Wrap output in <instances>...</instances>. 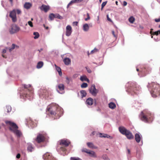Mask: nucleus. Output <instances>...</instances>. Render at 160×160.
I'll list each match as a JSON object with an SVG mask.
<instances>
[{"mask_svg": "<svg viewBox=\"0 0 160 160\" xmlns=\"http://www.w3.org/2000/svg\"><path fill=\"white\" fill-rule=\"evenodd\" d=\"M119 131L122 134L125 135L128 139H132L134 138V136L132 132L123 127L119 128Z\"/></svg>", "mask_w": 160, "mask_h": 160, "instance_id": "20e7f679", "label": "nucleus"}, {"mask_svg": "<svg viewBox=\"0 0 160 160\" xmlns=\"http://www.w3.org/2000/svg\"><path fill=\"white\" fill-rule=\"evenodd\" d=\"M70 160H82L81 159L79 158L76 157H71Z\"/></svg>", "mask_w": 160, "mask_h": 160, "instance_id": "ea45409f", "label": "nucleus"}, {"mask_svg": "<svg viewBox=\"0 0 160 160\" xmlns=\"http://www.w3.org/2000/svg\"><path fill=\"white\" fill-rule=\"evenodd\" d=\"M63 62L66 65H69L71 63V61L70 58H65L63 60Z\"/></svg>", "mask_w": 160, "mask_h": 160, "instance_id": "5701e85b", "label": "nucleus"}, {"mask_svg": "<svg viewBox=\"0 0 160 160\" xmlns=\"http://www.w3.org/2000/svg\"><path fill=\"white\" fill-rule=\"evenodd\" d=\"M40 94L42 95L47 96L48 93V91L46 89H41L40 90Z\"/></svg>", "mask_w": 160, "mask_h": 160, "instance_id": "412c9836", "label": "nucleus"}, {"mask_svg": "<svg viewBox=\"0 0 160 160\" xmlns=\"http://www.w3.org/2000/svg\"><path fill=\"white\" fill-rule=\"evenodd\" d=\"M42 48H41L39 50H38V51L39 52H40L41 51H42Z\"/></svg>", "mask_w": 160, "mask_h": 160, "instance_id": "774afa93", "label": "nucleus"}, {"mask_svg": "<svg viewBox=\"0 0 160 160\" xmlns=\"http://www.w3.org/2000/svg\"><path fill=\"white\" fill-rule=\"evenodd\" d=\"M128 87H129L128 89L127 90L128 92H130L131 91L136 93V91L139 88L137 87V85L135 82L128 83Z\"/></svg>", "mask_w": 160, "mask_h": 160, "instance_id": "0eeeda50", "label": "nucleus"}, {"mask_svg": "<svg viewBox=\"0 0 160 160\" xmlns=\"http://www.w3.org/2000/svg\"><path fill=\"white\" fill-rule=\"evenodd\" d=\"M147 87L153 97L156 98L160 95V85L159 84L152 82L148 83Z\"/></svg>", "mask_w": 160, "mask_h": 160, "instance_id": "f257e3e1", "label": "nucleus"}, {"mask_svg": "<svg viewBox=\"0 0 160 160\" xmlns=\"http://www.w3.org/2000/svg\"><path fill=\"white\" fill-rule=\"evenodd\" d=\"M108 105L109 108L112 109H114L116 107V104L112 102L110 103Z\"/></svg>", "mask_w": 160, "mask_h": 160, "instance_id": "c85d7f7f", "label": "nucleus"}, {"mask_svg": "<svg viewBox=\"0 0 160 160\" xmlns=\"http://www.w3.org/2000/svg\"><path fill=\"white\" fill-rule=\"evenodd\" d=\"M78 22H73V25H75L76 26H77L78 25Z\"/></svg>", "mask_w": 160, "mask_h": 160, "instance_id": "bf43d9fd", "label": "nucleus"}, {"mask_svg": "<svg viewBox=\"0 0 160 160\" xmlns=\"http://www.w3.org/2000/svg\"><path fill=\"white\" fill-rule=\"evenodd\" d=\"M87 153L88 154L89 156L93 158L97 157V155L93 151L89 150Z\"/></svg>", "mask_w": 160, "mask_h": 160, "instance_id": "b1692460", "label": "nucleus"}, {"mask_svg": "<svg viewBox=\"0 0 160 160\" xmlns=\"http://www.w3.org/2000/svg\"><path fill=\"white\" fill-rule=\"evenodd\" d=\"M89 28L88 25V24H85L83 26V29L85 31H88Z\"/></svg>", "mask_w": 160, "mask_h": 160, "instance_id": "7c9ffc66", "label": "nucleus"}, {"mask_svg": "<svg viewBox=\"0 0 160 160\" xmlns=\"http://www.w3.org/2000/svg\"><path fill=\"white\" fill-rule=\"evenodd\" d=\"M155 21L156 22H160V17L158 18V19H157V18H156L155 19Z\"/></svg>", "mask_w": 160, "mask_h": 160, "instance_id": "864d4df0", "label": "nucleus"}, {"mask_svg": "<svg viewBox=\"0 0 160 160\" xmlns=\"http://www.w3.org/2000/svg\"><path fill=\"white\" fill-rule=\"evenodd\" d=\"M17 136L20 137L22 135L21 132L18 130V129H16L13 132Z\"/></svg>", "mask_w": 160, "mask_h": 160, "instance_id": "bb28decb", "label": "nucleus"}, {"mask_svg": "<svg viewBox=\"0 0 160 160\" xmlns=\"http://www.w3.org/2000/svg\"><path fill=\"white\" fill-rule=\"evenodd\" d=\"M33 35L35 36L34 37V38L35 39L38 38L39 36V34L38 32H34Z\"/></svg>", "mask_w": 160, "mask_h": 160, "instance_id": "e433bc0d", "label": "nucleus"}, {"mask_svg": "<svg viewBox=\"0 0 160 160\" xmlns=\"http://www.w3.org/2000/svg\"><path fill=\"white\" fill-rule=\"evenodd\" d=\"M153 30V29H151V31H150V33L152 34H152L153 33V32H152V31Z\"/></svg>", "mask_w": 160, "mask_h": 160, "instance_id": "e2e57ef3", "label": "nucleus"}, {"mask_svg": "<svg viewBox=\"0 0 160 160\" xmlns=\"http://www.w3.org/2000/svg\"><path fill=\"white\" fill-rule=\"evenodd\" d=\"M89 92L92 95L96 96L98 93V91L96 89L95 85H92L89 89Z\"/></svg>", "mask_w": 160, "mask_h": 160, "instance_id": "f8f14e48", "label": "nucleus"}, {"mask_svg": "<svg viewBox=\"0 0 160 160\" xmlns=\"http://www.w3.org/2000/svg\"><path fill=\"white\" fill-rule=\"evenodd\" d=\"M20 156H21V155H20V154L18 153L17 154V155L16 156V158H17L19 159L20 158Z\"/></svg>", "mask_w": 160, "mask_h": 160, "instance_id": "4d7b16f0", "label": "nucleus"}, {"mask_svg": "<svg viewBox=\"0 0 160 160\" xmlns=\"http://www.w3.org/2000/svg\"><path fill=\"white\" fill-rule=\"evenodd\" d=\"M88 84L86 83H83L81 85V87L82 88H86L88 86Z\"/></svg>", "mask_w": 160, "mask_h": 160, "instance_id": "a19ab883", "label": "nucleus"}, {"mask_svg": "<svg viewBox=\"0 0 160 160\" xmlns=\"http://www.w3.org/2000/svg\"><path fill=\"white\" fill-rule=\"evenodd\" d=\"M32 6V4L29 2H26L24 5V7L27 9L30 8Z\"/></svg>", "mask_w": 160, "mask_h": 160, "instance_id": "cd10ccee", "label": "nucleus"}, {"mask_svg": "<svg viewBox=\"0 0 160 160\" xmlns=\"http://www.w3.org/2000/svg\"><path fill=\"white\" fill-rule=\"evenodd\" d=\"M98 49H96V48H95L93 50H92L91 52V53H91V54H92V53H93L94 52H98Z\"/></svg>", "mask_w": 160, "mask_h": 160, "instance_id": "c03bdc74", "label": "nucleus"}, {"mask_svg": "<svg viewBox=\"0 0 160 160\" xmlns=\"http://www.w3.org/2000/svg\"><path fill=\"white\" fill-rule=\"evenodd\" d=\"M86 103L89 105H92L93 103V99L91 98H88L86 101Z\"/></svg>", "mask_w": 160, "mask_h": 160, "instance_id": "aec40b11", "label": "nucleus"}, {"mask_svg": "<svg viewBox=\"0 0 160 160\" xmlns=\"http://www.w3.org/2000/svg\"><path fill=\"white\" fill-rule=\"evenodd\" d=\"M80 80L82 81H86L88 82H89V79L87 78L86 76H81L80 78Z\"/></svg>", "mask_w": 160, "mask_h": 160, "instance_id": "c756f323", "label": "nucleus"}, {"mask_svg": "<svg viewBox=\"0 0 160 160\" xmlns=\"http://www.w3.org/2000/svg\"><path fill=\"white\" fill-rule=\"evenodd\" d=\"M47 112L50 113L52 116H55L57 118H59L62 115L61 111L60 108L57 106H49L48 107Z\"/></svg>", "mask_w": 160, "mask_h": 160, "instance_id": "7ed1b4c3", "label": "nucleus"}, {"mask_svg": "<svg viewBox=\"0 0 160 160\" xmlns=\"http://www.w3.org/2000/svg\"><path fill=\"white\" fill-rule=\"evenodd\" d=\"M98 135L101 138H112V137L111 136L109 135L106 134L102 133H98Z\"/></svg>", "mask_w": 160, "mask_h": 160, "instance_id": "a211bd4d", "label": "nucleus"}, {"mask_svg": "<svg viewBox=\"0 0 160 160\" xmlns=\"http://www.w3.org/2000/svg\"><path fill=\"white\" fill-rule=\"evenodd\" d=\"M2 56L4 58H6V57L3 54H2Z\"/></svg>", "mask_w": 160, "mask_h": 160, "instance_id": "338daca9", "label": "nucleus"}, {"mask_svg": "<svg viewBox=\"0 0 160 160\" xmlns=\"http://www.w3.org/2000/svg\"><path fill=\"white\" fill-rule=\"evenodd\" d=\"M28 24L31 27H32L33 25L32 22L31 21H29L28 22Z\"/></svg>", "mask_w": 160, "mask_h": 160, "instance_id": "a18cd8bd", "label": "nucleus"}, {"mask_svg": "<svg viewBox=\"0 0 160 160\" xmlns=\"http://www.w3.org/2000/svg\"><path fill=\"white\" fill-rule=\"evenodd\" d=\"M20 30V28L15 24H12L9 29V31L11 34H13L18 32Z\"/></svg>", "mask_w": 160, "mask_h": 160, "instance_id": "6e6552de", "label": "nucleus"}, {"mask_svg": "<svg viewBox=\"0 0 160 160\" xmlns=\"http://www.w3.org/2000/svg\"><path fill=\"white\" fill-rule=\"evenodd\" d=\"M127 2L125 1H123V5L124 6H126L127 5Z\"/></svg>", "mask_w": 160, "mask_h": 160, "instance_id": "13d9d810", "label": "nucleus"}, {"mask_svg": "<svg viewBox=\"0 0 160 160\" xmlns=\"http://www.w3.org/2000/svg\"><path fill=\"white\" fill-rule=\"evenodd\" d=\"M129 22L131 23H133L135 21V18L133 17H131L129 18Z\"/></svg>", "mask_w": 160, "mask_h": 160, "instance_id": "c9c22d12", "label": "nucleus"}, {"mask_svg": "<svg viewBox=\"0 0 160 160\" xmlns=\"http://www.w3.org/2000/svg\"><path fill=\"white\" fill-rule=\"evenodd\" d=\"M27 150L28 152H32L34 151V147L31 143H28L27 144Z\"/></svg>", "mask_w": 160, "mask_h": 160, "instance_id": "4468645a", "label": "nucleus"}, {"mask_svg": "<svg viewBox=\"0 0 160 160\" xmlns=\"http://www.w3.org/2000/svg\"><path fill=\"white\" fill-rule=\"evenodd\" d=\"M6 52V50L5 49H3L2 51V53H5Z\"/></svg>", "mask_w": 160, "mask_h": 160, "instance_id": "052dcab7", "label": "nucleus"}, {"mask_svg": "<svg viewBox=\"0 0 160 160\" xmlns=\"http://www.w3.org/2000/svg\"><path fill=\"white\" fill-rule=\"evenodd\" d=\"M16 47L17 48H19L18 46L16 45L15 44H12V48H10L9 49V51L10 52H11Z\"/></svg>", "mask_w": 160, "mask_h": 160, "instance_id": "72a5a7b5", "label": "nucleus"}, {"mask_svg": "<svg viewBox=\"0 0 160 160\" xmlns=\"http://www.w3.org/2000/svg\"><path fill=\"white\" fill-rule=\"evenodd\" d=\"M159 34V32H158V31H157L153 32V33L152 34V35H156L157 36Z\"/></svg>", "mask_w": 160, "mask_h": 160, "instance_id": "49530a36", "label": "nucleus"}, {"mask_svg": "<svg viewBox=\"0 0 160 160\" xmlns=\"http://www.w3.org/2000/svg\"><path fill=\"white\" fill-rule=\"evenodd\" d=\"M112 33L114 37H116V36L115 34V32L114 31H112Z\"/></svg>", "mask_w": 160, "mask_h": 160, "instance_id": "680f3d73", "label": "nucleus"}, {"mask_svg": "<svg viewBox=\"0 0 160 160\" xmlns=\"http://www.w3.org/2000/svg\"><path fill=\"white\" fill-rule=\"evenodd\" d=\"M57 87V91L58 92H59V91L63 92L64 90L65 86L63 84H59Z\"/></svg>", "mask_w": 160, "mask_h": 160, "instance_id": "dca6fc26", "label": "nucleus"}, {"mask_svg": "<svg viewBox=\"0 0 160 160\" xmlns=\"http://www.w3.org/2000/svg\"><path fill=\"white\" fill-rule=\"evenodd\" d=\"M87 146L90 148L97 149V147L95 146L92 142H88L87 143Z\"/></svg>", "mask_w": 160, "mask_h": 160, "instance_id": "393cba45", "label": "nucleus"}, {"mask_svg": "<svg viewBox=\"0 0 160 160\" xmlns=\"http://www.w3.org/2000/svg\"><path fill=\"white\" fill-rule=\"evenodd\" d=\"M60 148L61 150L63 152H65L66 151V148L64 147H61V148Z\"/></svg>", "mask_w": 160, "mask_h": 160, "instance_id": "de8ad7c7", "label": "nucleus"}, {"mask_svg": "<svg viewBox=\"0 0 160 160\" xmlns=\"http://www.w3.org/2000/svg\"><path fill=\"white\" fill-rule=\"evenodd\" d=\"M87 18H85V20L87 21L88 20H89L90 18L89 16V13H87Z\"/></svg>", "mask_w": 160, "mask_h": 160, "instance_id": "79ce46f5", "label": "nucleus"}, {"mask_svg": "<svg viewBox=\"0 0 160 160\" xmlns=\"http://www.w3.org/2000/svg\"><path fill=\"white\" fill-rule=\"evenodd\" d=\"M107 3V1L103 2L102 4V8H103L106 4Z\"/></svg>", "mask_w": 160, "mask_h": 160, "instance_id": "09e8293b", "label": "nucleus"}, {"mask_svg": "<svg viewBox=\"0 0 160 160\" xmlns=\"http://www.w3.org/2000/svg\"><path fill=\"white\" fill-rule=\"evenodd\" d=\"M102 158L105 159V160H107L108 159V157L106 155H104L102 156Z\"/></svg>", "mask_w": 160, "mask_h": 160, "instance_id": "8fccbe9b", "label": "nucleus"}, {"mask_svg": "<svg viewBox=\"0 0 160 160\" xmlns=\"http://www.w3.org/2000/svg\"><path fill=\"white\" fill-rule=\"evenodd\" d=\"M107 20L110 21V22H111L112 21V20H111V19L109 18V16H108V15H107Z\"/></svg>", "mask_w": 160, "mask_h": 160, "instance_id": "5fc2aeb1", "label": "nucleus"}, {"mask_svg": "<svg viewBox=\"0 0 160 160\" xmlns=\"http://www.w3.org/2000/svg\"><path fill=\"white\" fill-rule=\"evenodd\" d=\"M56 70H61L60 68H59V67H58L57 68H56Z\"/></svg>", "mask_w": 160, "mask_h": 160, "instance_id": "0e129e2a", "label": "nucleus"}, {"mask_svg": "<svg viewBox=\"0 0 160 160\" xmlns=\"http://www.w3.org/2000/svg\"><path fill=\"white\" fill-rule=\"evenodd\" d=\"M82 1H83V0H72L68 5L67 8H68L69 6L73 3H79Z\"/></svg>", "mask_w": 160, "mask_h": 160, "instance_id": "6ab92c4d", "label": "nucleus"}, {"mask_svg": "<svg viewBox=\"0 0 160 160\" xmlns=\"http://www.w3.org/2000/svg\"><path fill=\"white\" fill-rule=\"evenodd\" d=\"M45 136L42 134H39L35 139V140L38 143H40L43 142L45 140Z\"/></svg>", "mask_w": 160, "mask_h": 160, "instance_id": "9d476101", "label": "nucleus"}, {"mask_svg": "<svg viewBox=\"0 0 160 160\" xmlns=\"http://www.w3.org/2000/svg\"><path fill=\"white\" fill-rule=\"evenodd\" d=\"M43 158L44 160H57L52 155V154L46 152L43 156Z\"/></svg>", "mask_w": 160, "mask_h": 160, "instance_id": "1a4fd4ad", "label": "nucleus"}, {"mask_svg": "<svg viewBox=\"0 0 160 160\" xmlns=\"http://www.w3.org/2000/svg\"><path fill=\"white\" fill-rule=\"evenodd\" d=\"M55 18H57L60 19H62L63 17L58 14H54Z\"/></svg>", "mask_w": 160, "mask_h": 160, "instance_id": "f704fd0d", "label": "nucleus"}, {"mask_svg": "<svg viewBox=\"0 0 160 160\" xmlns=\"http://www.w3.org/2000/svg\"><path fill=\"white\" fill-rule=\"evenodd\" d=\"M7 126L8 127L9 130L13 132L16 129H18V127L15 123L10 121L6 120L5 122Z\"/></svg>", "mask_w": 160, "mask_h": 160, "instance_id": "423d86ee", "label": "nucleus"}, {"mask_svg": "<svg viewBox=\"0 0 160 160\" xmlns=\"http://www.w3.org/2000/svg\"><path fill=\"white\" fill-rule=\"evenodd\" d=\"M6 108L7 110V112H9L11 111L12 108L10 106H6Z\"/></svg>", "mask_w": 160, "mask_h": 160, "instance_id": "58836bf2", "label": "nucleus"}, {"mask_svg": "<svg viewBox=\"0 0 160 160\" xmlns=\"http://www.w3.org/2000/svg\"><path fill=\"white\" fill-rule=\"evenodd\" d=\"M138 72V74L140 77H144L146 75L145 71H137Z\"/></svg>", "mask_w": 160, "mask_h": 160, "instance_id": "a878e982", "label": "nucleus"}, {"mask_svg": "<svg viewBox=\"0 0 160 160\" xmlns=\"http://www.w3.org/2000/svg\"><path fill=\"white\" fill-rule=\"evenodd\" d=\"M80 93L82 98H83L84 97H85L87 95L86 92L85 90H81L80 91Z\"/></svg>", "mask_w": 160, "mask_h": 160, "instance_id": "2f4dec72", "label": "nucleus"}, {"mask_svg": "<svg viewBox=\"0 0 160 160\" xmlns=\"http://www.w3.org/2000/svg\"><path fill=\"white\" fill-rule=\"evenodd\" d=\"M140 119L146 122H149L152 120V115L148 110L145 109L142 111L139 115Z\"/></svg>", "mask_w": 160, "mask_h": 160, "instance_id": "f03ea898", "label": "nucleus"}, {"mask_svg": "<svg viewBox=\"0 0 160 160\" xmlns=\"http://www.w3.org/2000/svg\"><path fill=\"white\" fill-rule=\"evenodd\" d=\"M139 28H140L142 29L143 28V27L142 26H139Z\"/></svg>", "mask_w": 160, "mask_h": 160, "instance_id": "69168bd1", "label": "nucleus"}, {"mask_svg": "<svg viewBox=\"0 0 160 160\" xmlns=\"http://www.w3.org/2000/svg\"><path fill=\"white\" fill-rule=\"evenodd\" d=\"M135 136L136 141L137 142L139 143L141 140V137L140 135L138 133H136Z\"/></svg>", "mask_w": 160, "mask_h": 160, "instance_id": "4be33fe9", "label": "nucleus"}, {"mask_svg": "<svg viewBox=\"0 0 160 160\" xmlns=\"http://www.w3.org/2000/svg\"><path fill=\"white\" fill-rule=\"evenodd\" d=\"M57 71L58 72L59 75L61 76H62V71Z\"/></svg>", "mask_w": 160, "mask_h": 160, "instance_id": "6e6d98bb", "label": "nucleus"}, {"mask_svg": "<svg viewBox=\"0 0 160 160\" xmlns=\"http://www.w3.org/2000/svg\"><path fill=\"white\" fill-rule=\"evenodd\" d=\"M49 18L51 20H52L55 18L54 14L53 13H51L49 15Z\"/></svg>", "mask_w": 160, "mask_h": 160, "instance_id": "4c0bfd02", "label": "nucleus"}, {"mask_svg": "<svg viewBox=\"0 0 160 160\" xmlns=\"http://www.w3.org/2000/svg\"><path fill=\"white\" fill-rule=\"evenodd\" d=\"M9 16L11 17L12 21L15 22L17 21V18L16 16V11L15 10H13L10 12Z\"/></svg>", "mask_w": 160, "mask_h": 160, "instance_id": "ddd939ff", "label": "nucleus"}, {"mask_svg": "<svg viewBox=\"0 0 160 160\" xmlns=\"http://www.w3.org/2000/svg\"><path fill=\"white\" fill-rule=\"evenodd\" d=\"M59 144L61 146H64L67 147L70 143V141L68 139H62L59 141Z\"/></svg>", "mask_w": 160, "mask_h": 160, "instance_id": "9b49d317", "label": "nucleus"}, {"mask_svg": "<svg viewBox=\"0 0 160 160\" xmlns=\"http://www.w3.org/2000/svg\"><path fill=\"white\" fill-rule=\"evenodd\" d=\"M72 32L71 27L70 25H68L66 28V35L68 36H70Z\"/></svg>", "mask_w": 160, "mask_h": 160, "instance_id": "2eb2a0df", "label": "nucleus"}, {"mask_svg": "<svg viewBox=\"0 0 160 160\" xmlns=\"http://www.w3.org/2000/svg\"><path fill=\"white\" fill-rule=\"evenodd\" d=\"M89 150H88L86 148H83L82 149V152H85L87 153Z\"/></svg>", "mask_w": 160, "mask_h": 160, "instance_id": "37998d69", "label": "nucleus"}, {"mask_svg": "<svg viewBox=\"0 0 160 160\" xmlns=\"http://www.w3.org/2000/svg\"><path fill=\"white\" fill-rule=\"evenodd\" d=\"M24 88V92L22 93L23 98H27L28 96L31 95L33 93L32 88L30 84L23 85Z\"/></svg>", "mask_w": 160, "mask_h": 160, "instance_id": "39448f33", "label": "nucleus"}, {"mask_svg": "<svg viewBox=\"0 0 160 160\" xmlns=\"http://www.w3.org/2000/svg\"><path fill=\"white\" fill-rule=\"evenodd\" d=\"M16 12H17V13L18 14H20L21 13V11L19 9L16 10Z\"/></svg>", "mask_w": 160, "mask_h": 160, "instance_id": "603ef678", "label": "nucleus"}, {"mask_svg": "<svg viewBox=\"0 0 160 160\" xmlns=\"http://www.w3.org/2000/svg\"><path fill=\"white\" fill-rule=\"evenodd\" d=\"M40 8L41 10L43 11L46 12H47L50 9L49 6L44 4L42 5Z\"/></svg>", "mask_w": 160, "mask_h": 160, "instance_id": "f3484780", "label": "nucleus"}, {"mask_svg": "<svg viewBox=\"0 0 160 160\" xmlns=\"http://www.w3.org/2000/svg\"><path fill=\"white\" fill-rule=\"evenodd\" d=\"M66 82L68 84H69L70 82V80L69 78L68 77H66Z\"/></svg>", "mask_w": 160, "mask_h": 160, "instance_id": "3c124183", "label": "nucleus"}, {"mask_svg": "<svg viewBox=\"0 0 160 160\" xmlns=\"http://www.w3.org/2000/svg\"><path fill=\"white\" fill-rule=\"evenodd\" d=\"M43 62H39L37 64V68L38 69L41 68L43 66Z\"/></svg>", "mask_w": 160, "mask_h": 160, "instance_id": "473e14b6", "label": "nucleus"}]
</instances>
